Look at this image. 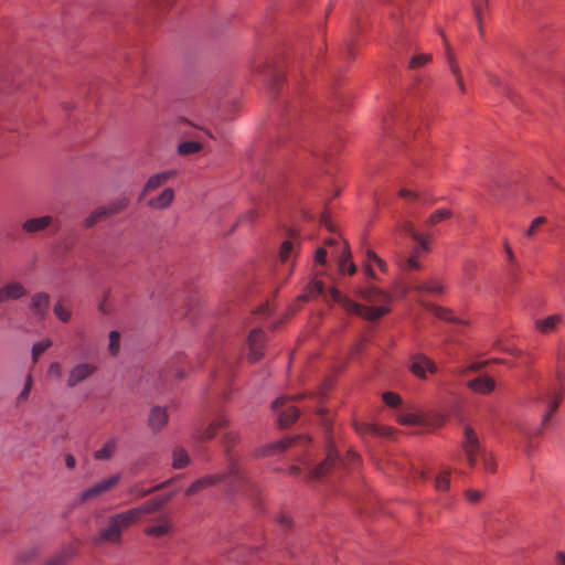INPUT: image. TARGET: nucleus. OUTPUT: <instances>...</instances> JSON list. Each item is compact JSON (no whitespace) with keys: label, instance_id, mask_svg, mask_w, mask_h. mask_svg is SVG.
<instances>
[{"label":"nucleus","instance_id":"1","mask_svg":"<svg viewBox=\"0 0 565 565\" xmlns=\"http://www.w3.org/2000/svg\"><path fill=\"white\" fill-rule=\"evenodd\" d=\"M329 292L332 300L338 302L348 313H354L370 321L377 320L386 315L390 310L387 305L392 300L388 294L377 289L376 287H370L362 292L363 299L367 302L380 303V306L372 307H366L349 298L342 297L340 291L335 288H330Z\"/></svg>","mask_w":565,"mask_h":565},{"label":"nucleus","instance_id":"2","mask_svg":"<svg viewBox=\"0 0 565 565\" xmlns=\"http://www.w3.org/2000/svg\"><path fill=\"white\" fill-rule=\"evenodd\" d=\"M221 482L224 484V490L227 493L237 491L247 482V477L239 462V459L230 458L226 472L207 475L195 480L185 490V494L189 497L194 495L202 490Z\"/></svg>","mask_w":565,"mask_h":565},{"label":"nucleus","instance_id":"3","mask_svg":"<svg viewBox=\"0 0 565 565\" xmlns=\"http://www.w3.org/2000/svg\"><path fill=\"white\" fill-rule=\"evenodd\" d=\"M137 521V513L131 509L109 516L106 526L102 527L94 537V544L98 546L107 543L120 544L122 532Z\"/></svg>","mask_w":565,"mask_h":565},{"label":"nucleus","instance_id":"4","mask_svg":"<svg viewBox=\"0 0 565 565\" xmlns=\"http://www.w3.org/2000/svg\"><path fill=\"white\" fill-rule=\"evenodd\" d=\"M359 456L354 451H349L347 455V458L341 460L339 459V455L335 449L330 448L328 450L327 458L323 462L316 466L313 469H311L308 472V477L312 480H320L322 479L333 467L343 463H353L355 460H358Z\"/></svg>","mask_w":565,"mask_h":565},{"label":"nucleus","instance_id":"5","mask_svg":"<svg viewBox=\"0 0 565 565\" xmlns=\"http://www.w3.org/2000/svg\"><path fill=\"white\" fill-rule=\"evenodd\" d=\"M461 448L466 456L467 463L471 468L477 466L478 458L482 456V452H486V449H483L480 445L476 431L469 426L463 428V440L461 443Z\"/></svg>","mask_w":565,"mask_h":565},{"label":"nucleus","instance_id":"6","mask_svg":"<svg viewBox=\"0 0 565 565\" xmlns=\"http://www.w3.org/2000/svg\"><path fill=\"white\" fill-rule=\"evenodd\" d=\"M408 370L419 380H427L428 374L438 371L436 363L423 353H413L408 358Z\"/></svg>","mask_w":565,"mask_h":565},{"label":"nucleus","instance_id":"7","mask_svg":"<svg viewBox=\"0 0 565 565\" xmlns=\"http://www.w3.org/2000/svg\"><path fill=\"white\" fill-rule=\"evenodd\" d=\"M120 481L119 475H114L111 477H108L92 487L83 490L78 498L76 499L77 504H83L87 501L94 500L103 495L104 493L110 491L114 487H116Z\"/></svg>","mask_w":565,"mask_h":565},{"label":"nucleus","instance_id":"8","mask_svg":"<svg viewBox=\"0 0 565 565\" xmlns=\"http://www.w3.org/2000/svg\"><path fill=\"white\" fill-rule=\"evenodd\" d=\"M228 425V419L224 415L216 416L207 426L199 425L193 430V438L203 443L213 439L217 431L225 429Z\"/></svg>","mask_w":565,"mask_h":565},{"label":"nucleus","instance_id":"9","mask_svg":"<svg viewBox=\"0 0 565 565\" xmlns=\"http://www.w3.org/2000/svg\"><path fill=\"white\" fill-rule=\"evenodd\" d=\"M97 372V365L90 362H79L74 364L68 371L66 379L67 387H75L89 379Z\"/></svg>","mask_w":565,"mask_h":565},{"label":"nucleus","instance_id":"10","mask_svg":"<svg viewBox=\"0 0 565 565\" xmlns=\"http://www.w3.org/2000/svg\"><path fill=\"white\" fill-rule=\"evenodd\" d=\"M309 440L310 439L307 436H301V435L286 438V439L279 440L277 443L269 444L264 448L257 449L255 451V456L256 457H265V456L274 455L277 452H281L288 448H291L298 444L309 443Z\"/></svg>","mask_w":565,"mask_h":565},{"label":"nucleus","instance_id":"11","mask_svg":"<svg viewBox=\"0 0 565 565\" xmlns=\"http://www.w3.org/2000/svg\"><path fill=\"white\" fill-rule=\"evenodd\" d=\"M177 175L178 171L174 169L160 171L158 173L150 175L142 186L139 200H142L146 195L164 185L167 182L174 179Z\"/></svg>","mask_w":565,"mask_h":565},{"label":"nucleus","instance_id":"12","mask_svg":"<svg viewBox=\"0 0 565 565\" xmlns=\"http://www.w3.org/2000/svg\"><path fill=\"white\" fill-rule=\"evenodd\" d=\"M173 531V521L169 514H161L145 529V534L156 539L168 536Z\"/></svg>","mask_w":565,"mask_h":565},{"label":"nucleus","instance_id":"13","mask_svg":"<svg viewBox=\"0 0 565 565\" xmlns=\"http://www.w3.org/2000/svg\"><path fill=\"white\" fill-rule=\"evenodd\" d=\"M286 397H279L273 402V409L278 413V423L281 427L291 425L298 418V409L292 405H287Z\"/></svg>","mask_w":565,"mask_h":565},{"label":"nucleus","instance_id":"14","mask_svg":"<svg viewBox=\"0 0 565 565\" xmlns=\"http://www.w3.org/2000/svg\"><path fill=\"white\" fill-rule=\"evenodd\" d=\"M26 289L19 281H9L0 287V305L23 298Z\"/></svg>","mask_w":565,"mask_h":565},{"label":"nucleus","instance_id":"15","mask_svg":"<svg viewBox=\"0 0 565 565\" xmlns=\"http://www.w3.org/2000/svg\"><path fill=\"white\" fill-rule=\"evenodd\" d=\"M173 494L174 493L171 492L162 497L151 499L137 508H132L131 510L137 513V520L139 521L142 515L151 514L160 510L167 502L172 499Z\"/></svg>","mask_w":565,"mask_h":565},{"label":"nucleus","instance_id":"16","mask_svg":"<svg viewBox=\"0 0 565 565\" xmlns=\"http://www.w3.org/2000/svg\"><path fill=\"white\" fill-rule=\"evenodd\" d=\"M175 199V192L172 188H164L158 195L148 200V207L156 211L169 209Z\"/></svg>","mask_w":565,"mask_h":565},{"label":"nucleus","instance_id":"17","mask_svg":"<svg viewBox=\"0 0 565 565\" xmlns=\"http://www.w3.org/2000/svg\"><path fill=\"white\" fill-rule=\"evenodd\" d=\"M54 224V218L51 215H43L39 217H31L24 221L21 228L26 234H36L45 231Z\"/></svg>","mask_w":565,"mask_h":565},{"label":"nucleus","instance_id":"18","mask_svg":"<svg viewBox=\"0 0 565 565\" xmlns=\"http://www.w3.org/2000/svg\"><path fill=\"white\" fill-rule=\"evenodd\" d=\"M264 332L260 329H254L248 335V360L257 362L263 356Z\"/></svg>","mask_w":565,"mask_h":565},{"label":"nucleus","instance_id":"19","mask_svg":"<svg viewBox=\"0 0 565 565\" xmlns=\"http://www.w3.org/2000/svg\"><path fill=\"white\" fill-rule=\"evenodd\" d=\"M467 386L478 394H490L495 388V382L489 376H479L467 382Z\"/></svg>","mask_w":565,"mask_h":565},{"label":"nucleus","instance_id":"20","mask_svg":"<svg viewBox=\"0 0 565 565\" xmlns=\"http://www.w3.org/2000/svg\"><path fill=\"white\" fill-rule=\"evenodd\" d=\"M168 418L169 416L166 408L154 406L150 411L148 425L153 431H159L167 425Z\"/></svg>","mask_w":565,"mask_h":565},{"label":"nucleus","instance_id":"21","mask_svg":"<svg viewBox=\"0 0 565 565\" xmlns=\"http://www.w3.org/2000/svg\"><path fill=\"white\" fill-rule=\"evenodd\" d=\"M446 60L449 71L451 72L452 76L455 77L456 84L459 88V90L465 94L466 93V85L463 82V76L461 73V68L452 54L451 50L447 46V53H446Z\"/></svg>","mask_w":565,"mask_h":565},{"label":"nucleus","instance_id":"22","mask_svg":"<svg viewBox=\"0 0 565 565\" xmlns=\"http://www.w3.org/2000/svg\"><path fill=\"white\" fill-rule=\"evenodd\" d=\"M50 296L45 292H36L33 295L31 300V310L40 319H43L49 310Z\"/></svg>","mask_w":565,"mask_h":565},{"label":"nucleus","instance_id":"23","mask_svg":"<svg viewBox=\"0 0 565 565\" xmlns=\"http://www.w3.org/2000/svg\"><path fill=\"white\" fill-rule=\"evenodd\" d=\"M563 322L562 315H551L545 319H537L535 321V328L543 334L554 332L558 326Z\"/></svg>","mask_w":565,"mask_h":565},{"label":"nucleus","instance_id":"24","mask_svg":"<svg viewBox=\"0 0 565 565\" xmlns=\"http://www.w3.org/2000/svg\"><path fill=\"white\" fill-rule=\"evenodd\" d=\"M76 553V544L65 545L53 555L46 563V565H65Z\"/></svg>","mask_w":565,"mask_h":565},{"label":"nucleus","instance_id":"25","mask_svg":"<svg viewBox=\"0 0 565 565\" xmlns=\"http://www.w3.org/2000/svg\"><path fill=\"white\" fill-rule=\"evenodd\" d=\"M338 263L341 273L347 271L349 275H354L356 273V266L351 260V253L349 250L348 244L342 246V253L339 256Z\"/></svg>","mask_w":565,"mask_h":565},{"label":"nucleus","instance_id":"26","mask_svg":"<svg viewBox=\"0 0 565 565\" xmlns=\"http://www.w3.org/2000/svg\"><path fill=\"white\" fill-rule=\"evenodd\" d=\"M355 430L360 435L370 434V435H375V436H390V434H391L390 428L383 427V426H380L376 424H369V423L356 424Z\"/></svg>","mask_w":565,"mask_h":565},{"label":"nucleus","instance_id":"27","mask_svg":"<svg viewBox=\"0 0 565 565\" xmlns=\"http://www.w3.org/2000/svg\"><path fill=\"white\" fill-rule=\"evenodd\" d=\"M450 473L449 467H443L434 478V487L436 491L444 492L449 489L450 486Z\"/></svg>","mask_w":565,"mask_h":565},{"label":"nucleus","instance_id":"28","mask_svg":"<svg viewBox=\"0 0 565 565\" xmlns=\"http://www.w3.org/2000/svg\"><path fill=\"white\" fill-rule=\"evenodd\" d=\"M419 249H415L411 256L398 257L397 265L403 271L417 270L420 269V264L418 262Z\"/></svg>","mask_w":565,"mask_h":565},{"label":"nucleus","instance_id":"29","mask_svg":"<svg viewBox=\"0 0 565 565\" xmlns=\"http://www.w3.org/2000/svg\"><path fill=\"white\" fill-rule=\"evenodd\" d=\"M411 289L418 294H440L444 287L437 280L430 282H413Z\"/></svg>","mask_w":565,"mask_h":565},{"label":"nucleus","instance_id":"30","mask_svg":"<svg viewBox=\"0 0 565 565\" xmlns=\"http://www.w3.org/2000/svg\"><path fill=\"white\" fill-rule=\"evenodd\" d=\"M117 449V441L115 438L107 440L104 446L95 451L94 457L97 460H109L113 458Z\"/></svg>","mask_w":565,"mask_h":565},{"label":"nucleus","instance_id":"31","mask_svg":"<svg viewBox=\"0 0 565 565\" xmlns=\"http://www.w3.org/2000/svg\"><path fill=\"white\" fill-rule=\"evenodd\" d=\"M129 202L130 201L127 196H122L111 201L108 205L104 206L106 216L108 217L122 212L124 210L127 209Z\"/></svg>","mask_w":565,"mask_h":565},{"label":"nucleus","instance_id":"32","mask_svg":"<svg viewBox=\"0 0 565 565\" xmlns=\"http://www.w3.org/2000/svg\"><path fill=\"white\" fill-rule=\"evenodd\" d=\"M190 462V457L185 449L175 447L172 451V467L174 469H182Z\"/></svg>","mask_w":565,"mask_h":565},{"label":"nucleus","instance_id":"33","mask_svg":"<svg viewBox=\"0 0 565 565\" xmlns=\"http://www.w3.org/2000/svg\"><path fill=\"white\" fill-rule=\"evenodd\" d=\"M239 439V435L235 431H225L222 437H221V445L224 447L225 449V454H226V457H227V461L230 460V458H235L234 456L231 455V448L236 445V443L238 441Z\"/></svg>","mask_w":565,"mask_h":565},{"label":"nucleus","instance_id":"34","mask_svg":"<svg viewBox=\"0 0 565 565\" xmlns=\"http://www.w3.org/2000/svg\"><path fill=\"white\" fill-rule=\"evenodd\" d=\"M429 311H431L437 318L455 323H461V320L457 319L452 312L447 309L435 305L426 306Z\"/></svg>","mask_w":565,"mask_h":565},{"label":"nucleus","instance_id":"35","mask_svg":"<svg viewBox=\"0 0 565 565\" xmlns=\"http://www.w3.org/2000/svg\"><path fill=\"white\" fill-rule=\"evenodd\" d=\"M107 218L104 206L95 209L83 222L85 228H90L96 223Z\"/></svg>","mask_w":565,"mask_h":565},{"label":"nucleus","instance_id":"36","mask_svg":"<svg viewBox=\"0 0 565 565\" xmlns=\"http://www.w3.org/2000/svg\"><path fill=\"white\" fill-rule=\"evenodd\" d=\"M202 149V145L198 141H183L178 146V152L181 156L196 153Z\"/></svg>","mask_w":565,"mask_h":565},{"label":"nucleus","instance_id":"37","mask_svg":"<svg viewBox=\"0 0 565 565\" xmlns=\"http://www.w3.org/2000/svg\"><path fill=\"white\" fill-rule=\"evenodd\" d=\"M171 482V480H167L164 482H161L150 489H143V488H139V487H134L131 488V493L136 494L138 498H143V497H147L158 490H161L163 488H166L169 483Z\"/></svg>","mask_w":565,"mask_h":565},{"label":"nucleus","instance_id":"38","mask_svg":"<svg viewBox=\"0 0 565 565\" xmlns=\"http://www.w3.org/2000/svg\"><path fill=\"white\" fill-rule=\"evenodd\" d=\"M295 254L294 243L290 241H285L279 250V260L284 264L288 263L291 256Z\"/></svg>","mask_w":565,"mask_h":565},{"label":"nucleus","instance_id":"39","mask_svg":"<svg viewBox=\"0 0 565 565\" xmlns=\"http://www.w3.org/2000/svg\"><path fill=\"white\" fill-rule=\"evenodd\" d=\"M451 216V211L447 209H440L435 211L429 218L427 220V224L430 226L437 225L441 221L449 218Z\"/></svg>","mask_w":565,"mask_h":565},{"label":"nucleus","instance_id":"40","mask_svg":"<svg viewBox=\"0 0 565 565\" xmlns=\"http://www.w3.org/2000/svg\"><path fill=\"white\" fill-rule=\"evenodd\" d=\"M108 351L111 355H117L120 349V333L118 331H110L108 337Z\"/></svg>","mask_w":565,"mask_h":565},{"label":"nucleus","instance_id":"41","mask_svg":"<svg viewBox=\"0 0 565 565\" xmlns=\"http://www.w3.org/2000/svg\"><path fill=\"white\" fill-rule=\"evenodd\" d=\"M52 345V341L46 339L33 344L32 348V360L35 363L39 360V356L45 352Z\"/></svg>","mask_w":565,"mask_h":565},{"label":"nucleus","instance_id":"42","mask_svg":"<svg viewBox=\"0 0 565 565\" xmlns=\"http://www.w3.org/2000/svg\"><path fill=\"white\" fill-rule=\"evenodd\" d=\"M482 460L483 469L488 473H494L497 471V463L489 452H482V456L480 457Z\"/></svg>","mask_w":565,"mask_h":565},{"label":"nucleus","instance_id":"43","mask_svg":"<svg viewBox=\"0 0 565 565\" xmlns=\"http://www.w3.org/2000/svg\"><path fill=\"white\" fill-rule=\"evenodd\" d=\"M431 60L430 54H416L409 61L411 68H419Z\"/></svg>","mask_w":565,"mask_h":565},{"label":"nucleus","instance_id":"44","mask_svg":"<svg viewBox=\"0 0 565 565\" xmlns=\"http://www.w3.org/2000/svg\"><path fill=\"white\" fill-rule=\"evenodd\" d=\"M559 403H561V397L559 396H556L552 401L548 402V406H547L548 409L543 415L542 426H545L548 423V420L551 419L553 413L557 409Z\"/></svg>","mask_w":565,"mask_h":565},{"label":"nucleus","instance_id":"45","mask_svg":"<svg viewBox=\"0 0 565 565\" xmlns=\"http://www.w3.org/2000/svg\"><path fill=\"white\" fill-rule=\"evenodd\" d=\"M397 422L402 425H417L420 423V418L413 413H402L397 416Z\"/></svg>","mask_w":565,"mask_h":565},{"label":"nucleus","instance_id":"46","mask_svg":"<svg viewBox=\"0 0 565 565\" xmlns=\"http://www.w3.org/2000/svg\"><path fill=\"white\" fill-rule=\"evenodd\" d=\"M55 316L63 322H67L71 319V311L65 308L61 302H56L54 306Z\"/></svg>","mask_w":565,"mask_h":565},{"label":"nucleus","instance_id":"47","mask_svg":"<svg viewBox=\"0 0 565 565\" xmlns=\"http://www.w3.org/2000/svg\"><path fill=\"white\" fill-rule=\"evenodd\" d=\"M399 228L403 233L411 236L413 239L419 237V233L415 230L414 224L411 221H404L401 223Z\"/></svg>","mask_w":565,"mask_h":565},{"label":"nucleus","instance_id":"48","mask_svg":"<svg viewBox=\"0 0 565 565\" xmlns=\"http://www.w3.org/2000/svg\"><path fill=\"white\" fill-rule=\"evenodd\" d=\"M383 401L386 405L391 407H396L401 404V397L399 395L393 393V392H386L383 394Z\"/></svg>","mask_w":565,"mask_h":565},{"label":"nucleus","instance_id":"49","mask_svg":"<svg viewBox=\"0 0 565 565\" xmlns=\"http://www.w3.org/2000/svg\"><path fill=\"white\" fill-rule=\"evenodd\" d=\"M472 1H473L475 15H476L478 22L481 23L482 12L487 6L488 0H472Z\"/></svg>","mask_w":565,"mask_h":565},{"label":"nucleus","instance_id":"50","mask_svg":"<svg viewBox=\"0 0 565 565\" xmlns=\"http://www.w3.org/2000/svg\"><path fill=\"white\" fill-rule=\"evenodd\" d=\"M545 222H546V218H545L544 216L535 217V218L532 221V223H531L530 227L527 228V231H526V233H525V234H526V236H529V237L533 236V235H534V233H535V231H536V228H537L539 226L543 225Z\"/></svg>","mask_w":565,"mask_h":565},{"label":"nucleus","instance_id":"51","mask_svg":"<svg viewBox=\"0 0 565 565\" xmlns=\"http://www.w3.org/2000/svg\"><path fill=\"white\" fill-rule=\"evenodd\" d=\"M35 554H36V552L34 548H30L28 551L20 552L17 556V561L19 563H28L35 557Z\"/></svg>","mask_w":565,"mask_h":565},{"label":"nucleus","instance_id":"52","mask_svg":"<svg viewBox=\"0 0 565 565\" xmlns=\"http://www.w3.org/2000/svg\"><path fill=\"white\" fill-rule=\"evenodd\" d=\"M324 286L320 280H315L309 285L310 296H319L323 292Z\"/></svg>","mask_w":565,"mask_h":565},{"label":"nucleus","instance_id":"53","mask_svg":"<svg viewBox=\"0 0 565 565\" xmlns=\"http://www.w3.org/2000/svg\"><path fill=\"white\" fill-rule=\"evenodd\" d=\"M32 383H33L32 376L29 374L26 377L24 387L21 391V393L19 394V401H24L28 398V396L31 392Z\"/></svg>","mask_w":565,"mask_h":565},{"label":"nucleus","instance_id":"54","mask_svg":"<svg viewBox=\"0 0 565 565\" xmlns=\"http://www.w3.org/2000/svg\"><path fill=\"white\" fill-rule=\"evenodd\" d=\"M487 77H488V81L491 85L495 86V87H500V88H503L505 90H508V88L504 86L503 82L501 81V78L499 76H497L495 74L493 73H490L488 72L487 73Z\"/></svg>","mask_w":565,"mask_h":565},{"label":"nucleus","instance_id":"55","mask_svg":"<svg viewBox=\"0 0 565 565\" xmlns=\"http://www.w3.org/2000/svg\"><path fill=\"white\" fill-rule=\"evenodd\" d=\"M477 270V265L472 262H467L463 265V274L467 279H471Z\"/></svg>","mask_w":565,"mask_h":565},{"label":"nucleus","instance_id":"56","mask_svg":"<svg viewBox=\"0 0 565 565\" xmlns=\"http://www.w3.org/2000/svg\"><path fill=\"white\" fill-rule=\"evenodd\" d=\"M465 495L468 501L476 503L482 498V492L477 490H467Z\"/></svg>","mask_w":565,"mask_h":565},{"label":"nucleus","instance_id":"57","mask_svg":"<svg viewBox=\"0 0 565 565\" xmlns=\"http://www.w3.org/2000/svg\"><path fill=\"white\" fill-rule=\"evenodd\" d=\"M414 241H416L418 243V247L416 249H419L423 250V252H428L429 250V245H428V242L426 239V237L422 234H419V237L418 238H414Z\"/></svg>","mask_w":565,"mask_h":565},{"label":"nucleus","instance_id":"58","mask_svg":"<svg viewBox=\"0 0 565 565\" xmlns=\"http://www.w3.org/2000/svg\"><path fill=\"white\" fill-rule=\"evenodd\" d=\"M326 257H327V250L324 248L320 247L316 250V256H315L316 263L323 265L326 263Z\"/></svg>","mask_w":565,"mask_h":565},{"label":"nucleus","instance_id":"59","mask_svg":"<svg viewBox=\"0 0 565 565\" xmlns=\"http://www.w3.org/2000/svg\"><path fill=\"white\" fill-rule=\"evenodd\" d=\"M504 250L507 253L508 260H509L510 265L518 267V263L515 262L514 254L508 243H504Z\"/></svg>","mask_w":565,"mask_h":565},{"label":"nucleus","instance_id":"60","mask_svg":"<svg viewBox=\"0 0 565 565\" xmlns=\"http://www.w3.org/2000/svg\"><path fill=\"white\" fill-rule=\"evenodd\" d=\"M398 194H399V196L411 200V201H414L417 198V194L415 192L407 190V189L399 190Z\"/></svg>","mask_w":565,"mask_h":565},{"label":"nucleus","instance_id":"61","mask_svg":"<svg viewBox=\"0 0 565 565\" xmlns=\"http://www.w3.org/2000/svg\"><path fill=\"white\" fill-rule=\"evenodd\" d=\"M277 522L281 525V526H289L291 521L289 519V516H287L286 514H279L278 518H277Z\"/></svg>","mask_w":565,"mask_h":565},{"label":"nucleus","instance_id":"62","mask_svg":"<svg viewBox=\"0 0 565 565\" xmlns=\"http://www.w3.org/2000/svg\"><path fill=\"white\" fill-rule=\"evenodd\" d=\"M49 372L51 374H55V375L60 376V374H61V365H60V363H57V362L51 363V365L49 367Z\"/></svg>","mask_w":565,"mask_h":565},{"label":"nucleus","instance_id":"63","mask_svg":"<svg viewBox=\"0 0 565 565\" xmlns=\"http://www.w3.org/2000/svg\"><path fill=\"white\" fill-rule=\"evenodd\" d=\"M257 215H258L257 210H249L248 212H246V213L244 214L243 218H244L245 221H249V222H252V221H254V220L257 217Z\"/></svg>","mask_w":565,"mask_h":565},{"label":"nucleus","instance_id":"64","mask_svg":"<svg viewBox=\"0 0 565 565\" xmlns=\"http://www.w3.org/2000/svg\"><path fill=\"white\" fill-rule=\"evenodd\" d=\"M555 565H565V553H563V552L556 553Z\"/></svg>","mask_w":565,"mask_h":565}]
</instances>
